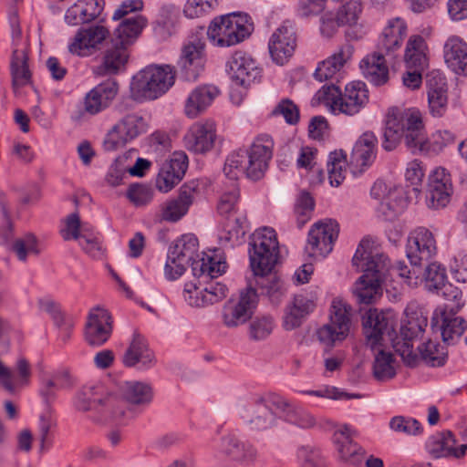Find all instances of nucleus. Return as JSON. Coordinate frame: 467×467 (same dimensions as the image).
Listing matches in <instances>:
<instances>
[{
	"instance_id": "obj_1",
	"label": "nucleus",
	"mask_w": 467,
	"mask_h": 467,
	"mask_svg": "<svg viewBox=\"0 0 467 467\" xmlns=\"http://www.w3.org/2000/svg\"><path fill=\"white\" fill-rule=\"evenodd\" d=\"M404 138L406 146L412 152L438 154L455 141V135L447 130H439L427 138L424 133L422 116L416 108L389 109L383 133L382 147L394 150Z\"/></svg>"
},
{
	"instance_id": "obj_2",
	"label": "nucleus",
	"mask_w": 467,
	"mask_h": 467,
	"mask_svg": "<svg viewBox=\"0 0 467 467\" xmlns=\"http://www.w3.org/2000/svg\"><path fill=\"white\" fill-rule=\"evenodd\" d=\"M398 318L391 310L379 311L370 308L363 317V330L366 345L372 350L381 346L384 337L392 341L395 351L409 366H415L419 360L418 353L413 350L412 341L420 336L426 326V321L419 318H410L400 327V336L393 337Z\"/></svg>"
},
{
	"instance_id": "obj_3",
	"label": "nucleus",
	"mask_w": 467,
	"mask_h": 467,
	"mask_svg": "<svg viewBox=\"0 0 467 467\" xmlns=\"http://www.w3.org/2000/svg\"><path fill=\"white\" fill-rule=\"evenodd\" d=\"M353 265L363 275L356 281L353 293L362 304H371L381 295L388 262L387 255L370 238H363L352 258Z\"/></svg>"
},
{
	"instance_id": "obj_4",
	"label": "nucleus",
	"mask_w": 467,
	"mask_h": 467,
	"mask_svg": "<svg viewBox=\"0 0 467 467\" xmlns=\"http://www.w3.org/2000/svg\"><path fill=\"white\" fill-rule=\"evenodd\" d=\"M284 407L280 395L250 393L237 400L235 413L248 430L263 432L277 426Z\"/></svg>"
},
{
	"instance_id": "obj_5",
	"label": "nucleus",
	"mask_w": 467,
	"mask_h": 467,
	"mask_svg": "<svg viewBox=\"0 0 467 467\" xmlns=\"http://www.w3.org/2000/svg\"><path fill=\"white\" fill-rule=\"evenodd\" d=\"M274 147L273 140L266 134L254 139L249 150L232 152L226 159L223 172L231 181H237L241 176L257 181L268 168Z\"/></svg>"
},
{
	"instance_id": "obj_6",
	"label": "nucleus",
	"mask_w": 467,
	"mask_h": 467,
	"mask_svg": "<svg viewBox=\"0 0 467 467\" xmlns=\"http://www.w3.org/2000/svg\"><path fill=\"white\" fill-rule=\"evenodd\" d=\"M217 212L225 219L219 233L220 244L229 247L242 244L248 230V222L245 213L240 209V192L235 182L221 194Z\"/></svg>"
},
{
	"instance_id": "obj_7",
	"label": "nucleus",
	"mask_w": 467,
	"mask_h": 467,
	"mask_svg": "<svg viewBox=\"0 0 467 467\" xmlns=\"http://www.w3.org/2000/svg\"><path fill=\"white\" fill-rule=\"evenodd\" d=\"M175 82V72L169 65L149 66L137 73L130 84L135 100H154L165 94Z\"/></svg>"
},
{
	"instance_id": "obj_8",
	"label": "nucleus",
	"mask_w": 467,
	"mask_h": 467,
	"mask_svg": "<svg viewBox=\"0 0 467 467\" xmlns=\"http://www.w3.org/2000/svg\"><path fill=\"white\" fill-rule=\"evenodd\" d=\"M142 0H124L114 10L112 20L119 21L111 40L129 48L136 43L148 26V18L140 12L143 9Z\"/></svg>"
},
{
	"instance_id": "obj_9",
	"label": "nucleus",
	"mask_w": 467,
	"mask_h": 467,
	"mask_svg": "<svg viewBox=\"0 0 467 467\" xmlns=\"http://www.w3.org/2000/svg\"><path fill=\"white\" fill-rule=\"evenodd\" d=\"M254 30L246 14L232 13L215 17L208 27V37L218 47H231L248 37Z\"/></svg>"
},
{
	"instance_id": "obj_10",
	"label": "nucleus",
	"mask_w": 467,
	"mask_h": 467,
	"mask_svg": "<svg viewBox=\"0 0 467 467\" xmlns=\"http://www.w3.org/2000/svg\"><path fill=\"white\" fill-rule=\"evenodd\" d=\"M248 252L253 274H269L274 269L278 256L275 231L270 227L256 230L251 236Z\"/></svg>"
},
{
	"instance_id": "obj_11",
	"label": "nucleus",
	"mask_w": 467,
	"mask_h": 467,
	"mask_svg": "<svg viewBox=\"0 0 467 467\" xmlns=\"http://www.w3.org/2000/svg\"><path fill=\"white\" fill-rule=\"evenodd\" d=\"M350 306L340 298H334L327 323L317 328L316 332L318 342L327 349H331L344 341L350 331Z\"/></svg>"
},
{
	"instance_id": "obj_12",
	"label": "nucleus",
	"mask_w": 467,
	"mask_h": 467,
	"mask_svg": "<svg viewBox=\"0 0 467 467\" xmlns=\"http://www.w3.org/2000/svg\"><path fill=\"white\" fill-rule=\"evenodd\" d=\"M119 391L121 399L131 407L124 410L111 406V418L119 423L131 420L135 416L134 410L148 406L153 398L151 386L143 381H125L120 384Z\"/></svg>"
},
{
	"instance_id": "obj_13",
	"label": "nucleus",
	"mask_w": 467,
	"mask_h": 467,
	"mask_svg": "<svg viewBox=\"0 0 467 467\" xmlns=\"http://www.w3.org/2000/svg\"><path fill=\"white\" fill-rule=\"evenodd\" d=\"M257 456V449L253 444L233 434L223 436L217 446L221 467H248L254 463Z\"/></svg>"
},
{
	"instance_id": "obj_14",
	"label": "nucleus",
	"mask_w": 467,
	"mask_h": 467,
	"mask_svg": "<svg viewBox=\"0 0 467 467\" xmlns=\"http://www.w3.org/2000/svg\"><path fill=\"white\" fill-rule=\"evenodd\" d=\"M370 194L379 202L378 212L387 221L395 219L408 204L403 187L392 182L376 181L371 187Z\"/></svg>"
},
{
	"instance_id": "obj_15",
	"label": "nucleus",
	"mask_w": 467,
	"mask_h": 467,
	"mask_svg": "<svg viewBox=\"0 0 467 467\" xmlns=\"http://www.w3.org/2000/svg\"><path fill=\"white\" fill-rule=\"evenodd\" d=\"M258 303V295L252 281L239 295L232 296L223 307V322L230 328L237 327L248 321Z\"/></svg>"
},
{
	"instance_id": "obj_16",
	"label": "nucleus",
	"mask_w": 467,
	"mask_h": 467,
	"mask_svg": "<svg viewBox=\"0 0 467 467\" xmlns=\"http://www.w3.org/2000/svg\"><path fill=\"white\" fill-rule=\"evenodd\" d=\"M338 233V224L335 221L315 223L308 232L306 254L315 260L325 258L332 252Z\"/></svg>"
},
{
	"instance_id": "obj_17",
	"label": "nucleus",
	"mask_w": 467,
	"mask_h": 467,
	"mask_svg": "<svg viewBox=\"0 0 467 467\" xmlns=\"http://www.w3.org/2000/svg\"><path fill=\"white\" fill-rule=\"evenodd\" d=\"M145 131L143 118L138 114H128L108 131L103 147L108 151L116 150Z\"/></svg>"
},
{
	"instance_id": "obj_18",
	"label": "nucleus",
	"mask_w": 467,
	"mask_h": 467,
	"mask_svg": "<svg viewBox=\"0 0 467 467\" xmlns=\"http://www.w3.org/2000/svg\"><path fill=\"white\" fill-rule=\"evenodd\" d=\"M297 46V30L296 24L290 20L284 21L271 35L268 49L273 61L285 65L294 55Z\"/></svg>"
},
{
	"instance_id": "obj_19",
	"label": "nucleus",
	"mask_w": 467,
	"mask_h": 467,
	"mask_svg": "<svg viewBox=\"0 0 467 467\" xmlns=\"http://www.w3.org/2000/svg\"><path fill=\"white\" fill-rule=\"evenodd\" d=\"M453 185L450 172L443 167H436L429 175L426 205L432 210L445 208L451 202Z\"/></svg>"
},
{
	"instance_id": "obj_20",
	"label": "nucleus",
	"mask_w": 467,
	"mask_h": 467,
	"mask_svg": "<svg viewBox=\"0 0 467 467\" xmlns=\"http://www.w3.org/2000/svg\"><path fill=\"white\" fill-rule=\"evenodd\" d=\"M457 312L445 305L437 307L431 317V327L441 331L443 341L448 344L455 343L467 329V322L457 317Z\"/></svg>"
},
{
	"instance_id": "obj_21",
	"label": "nucleus",
	"mask_w": 467,
	"mask_h": 467,
	"mask_svg": "<svg viewBox=\"0 0 467 467\" xmlns=\"http://www.w3.org/2000/svg\"><path fill=\"white\" fill-rule=\"evenodd\" d=\"M205 62V45L196 39L183 45L177 66L185 79L193 81L204 70Z\"/></svg>"
},
{
	"instance_id": "obj_22",
	"label": "nucleus",
	"mask_w": 467,
	"mask_h": 467,
	"mask_svg": "<svg viewBox=\"0 0 467 467\" xmlns=\"http://www.w3.org/2000/svg\"><path fill=\"white\" fill-rule=\"evenodd\" d=\"M436 241L432 233L425 227H418L408 236L406 254L412 265H419L436 254Z\"/></svg>"
},
{
	"instance_id": "obj_23",
	"label": "nucleus",
	"mask_w": 467,
	"mask_h": 467,
	"mask_svg": "<svg viewBox=\"0 0 467 467\" xmlns=\"http://www.w3.org/2000/svg\"><path fill=\"white\" fill-rule=\"evenodd\" d=\"M111 333V317L109 312L99 306L92 308L85 325L86 342L94 348L100 347L109 340Z\"/></svg>"
},
{
	"instance_id": "obj_24",
	"label": "nucleus",
	"mask_w": 467,
	"mask_h": 467,
	"mask_svg": "<svg viewBox=\"0 0 467 467\" xmlns=\"http://www.w3.org/2000/svg\"><path fill=\"white\" fill-rule=\"evenodd\" d=\"M109 36V31L102 26H94L79 29L69 41V53L78 57L91 56Z\"/></svg>"
},
{
	"instance_id": "obj_25",
	"label": "nucleus",
	"mask_w": 467,
	"mask_h": 467,
	"mask_svg": "<svg viewBox=\"0 0 467 467\" xmlns=\"http://www.w3.org/2000/svg\"><path fill=\"white\" fill-rule=\"evenodd\" d=\"M119 85L115 79H107L85 96L83 108L86 113L96 115L109 107L119 93Z\"/></svg>"
},
{
	"instance_id": "obj_26",
	"label": "nucleus",
	"mask_w": 467,
	"mask_h": 467,
	"mask_svg": "<svg viewBox=\"0 0 467 467\" xmlns=\"http://www.w3.org/2000/svg\"><path fill=\"white\" fill-rule=\"evenodd\" d=\"M427 97L430 114L434 118L442 117L448 109V86L445 77L439 71L427 76Z\"/></svg>"
},
{
	"instance_id": "obj_27",
	"label": "nucleus",
	"mask_w": 467,
	"mask_h": 467,
	"mask_svg": "<svg viewBox=\"0 0 467 467\" xmlns=\"http://www.w3.org/2000/svg\"><path fill=\"white\" fill-rule=\"evenodd\" d=\"M129 58L130 48L111 40L94 73L101 77L119 75L125 71Z\"/></svg>"
},
{
	"instance_id": "obj_28",
	"label": "nucleus",
	"mask_w": 467,
	"mask_h": 467,
	"mask_svg": "<svg viewBox=\"0 0 467 467\" xmlns=\"http://www.w3.org/2000/svg\"><path fill=\"white\" fill-rule=\"evenodd\" d=\"M187 157L184 153H175L161 166L156 178V187L160 192H168L178 184L187 170Z\"/></svg>"
},
{
	"instance_id": "obj_29",
	"label": "nucleus",
	"mask_w": 467,
	"mask_h": 467,
	"mask_svg": "<svg viewBox=\"0 0 467 467\" xmlns=\"http://www.w3.org/2000/svg\"><path fill=\"white\" fill-rule=\"evenodd\" d=\"M215 132V124L212 120L196 122L184 135V145L195 153L206 152L213 147Z\"/></svg>"
},
{
	"instance_id": "obj_30",
	"label": "nucleus",
	"mask_w": 467,
	"mask_h": 467,
	"mask_svg": "<svg viewBox=\"0 0 467 467\" xmlns=\"http://www.w3.org/2000/svg\"><path fill=\"white\" fill-rule=\"evenodd\" d=\"M353 47L349 44L341 46L336 52L318 63L314 77L318 81L338 79L345 65L351 59Z\"/></svg>"
},
{
	"instance_id": "obj_31",
	"label": "nucleus",
	"mask_w": 467,
	"mask_h": 467,
	"mask_svg": "<svg viewBox=\"0 0 467 467\" xmlns=\"http://www.w3.org/2000/svg\"><path fill=\"white\" fill-rule=\"evenodd\" d=\"M122 362L126 367H136L140 370H148L154 367L156 358L150 349L147 340L140 334H133L126 349Z\"/></svg>"
},
{
	"instance_id": "obj_32",
	"label": "nucleus",
	"mask_w": 467,
	"mask_h": 467,
	"mask_svg": "<svg viewBox=\"0 0 467 467\" xmlns=\"http://www.w3.org/2000/svg\"><path fill=\"white\" fill-rule=\"evenodd\" d=\"M228 67L232 81L238 87L249 86L260 74L254 60L243 52H235L228 62Z\"/></svg>"
},
{
	"instance_id": "obj_33",
	"label": "nucleus",
	"mask_w": 467,
	"mask_h": 467,
	"mask_svg": "<svg viewBox=\"0 0 467 467\" xmlns=\"http://www.w3.org/2000/svg\"><path fill=\"white\" fill-rule=\"evenodd\" d=\"M426 448L434 458H460L466 453L467 445H456V440L451 431L437 432L431 436Z\"/></svg>"
},
{
	"instance_id": "obj_34",
	"label": "nucleus",
	"mask_w": 467,
	"mask_h": 467,
	"mask_svg": "<svg viewBox=\"0 0 467 467\" xmlns=\"http://www.w3.org/2000/svg\"><path fill=\"white\" fill-rule=\"evenodd\" d=\"M378 139L373 132H364L356 141L350 157L353 172H361L363 168L371 165L376 158Z\"/></svg>"
},
{
	"instance_id": "obj_35",
	"label": "nucleus",
	"mask_w": 467,
	"mask_h": 467,
	"mask_svg": "<svg viewBox=\"0 0 467 467\" xmlns=\"http://www.w3.org/2000/svg\"><path fill=\"white\" fill-rule=\"evenodd\" d=\"M313 299L297 295L286 305L283 316L282 326L285 330H293L299 327L305 318L315 309Z\"/></svg>"
},
{
	"instance_id": "obj_36",
	"label": "nucleus",
	"mask_w": 467,
	"mask_h": 467,
	"mask_svg": "<svg viewBox=\"0 0 467 467\" xmlns=\"http://www.w3.org/2000/svg\"><path fill=\"white\" fill-rule=\"evenodd\" d=\"M219 93L220 90L213 85H202L195 88L185 101V115L191 119L197 118L212 105Z\"/></svg>"
},
{
	"instance_id": "obj_37",
	"label": "nucleus",
	"mask_w": 467,
	"mask_h": 467,
	"mask_svg": "<svg viewBox=\"0 0 467 467\" xmlns=\"http://www.w3.org/2000/svg\"><path fill=\"white\" fill-rule=\"evenodd\" d=\"M368 100L367 86L362 81H353L341 92L339 113L353 116L360 111Z\"/></svg>"
},
{
	"instance_id": "obj_38",
	"label": "nucleus",
	"mask_w": 467,
	"mask_h": 467,
	"mask_svg": "<svg viewBox=\"0 0 467 467\" xmlns=\"http://www.w3.org/2000/svg\"><path fill=\"white\" fill-rule=\"evenodd\" d=\"M406 35L407 26L402 19L389 20L379 39L378 50L386 56H394L400 49Z\"/></svg>"
},
{
	"instance_id": "obj_39",
	"label": "nucleus",
	"mask_w": 467,
	"mask_h": 467,
	"mask_svg": "<svg viewBox=\"0 0 467 467\" xmlns=\"http://www.w3.org/2000/svg\"><path fill=\"white\" fill-rule=\"evenodd\" d=\"M197 193V184L190 182L182 185L179 196L168 202L162 211V218L169 222H177L184 216Z\"/></svg>"
},
{
	"instance_id": "obj_40",
	"label": "nucleus",
	"mask_w": 467,
	"mask_h": 467,
	"mask_svg": "<svg viewBox=\"0 0 467 467\" xmlns=\"http://www.w3.org/2000/svg\"><path fill=\"white\" fill-rule=\"evenodd\" d=\"M192 267L195 275L216 278L225 272L227 265L222 252L213 249L203 252L200 259L192 263Z\"/></svg>"
},
{
	"instance_id": "obj_41",
	"label": "nucleus",
	"mask_w": 467,
	"mask_h": 467,
	"mask_svg": "<svg viewBox=\"0 0 467 467\" xmlns=\"http://www.w3.org/2000/svg\"><path fill=\"white\" fill-rule=\"evenodd\" d=\"M446 65L456 74H467V44L459 36H451L443 46Z\"/></svg>"
},
{
	"instance_id": "obj_42",
	"label": "nucleus",
	"mask_w": 467,
	"mask_h": 467,
	"mask_svg": "<svg viewBox=\"0 0 467 467\" xmlns=\"http://www.w3.org/2000/svg\"><path fill=\"white\" fill-rule=\"evenodd\" d=\"M385 54L375 51L360 61V69L364 77L375 86L385 84L389 79V68L386 65Z\"/></svg>"
},
{
	"instance_id": "obj_43",
	"label": "nucleus",
	"mask_w": 467,
	"mask_h": 467,
	"mask_svg": "<svg viewBox=\"0 0 467 467\" xmlns=\"http://www.w3.org/2000/svg\"><path fill=\"white\" fill-rule=\"evenodd\" d=\"M428 46L425 39L419 35L410 36L404 54L407 67L424 70L429 64Z\"/></svg>"
},
{
	"instance_id": "obj_44",
	"label": "nucleus",
	"mask_w": 467,
	"mask_h": 467,
	"mask_svg": "<svg viewBox=\"0 0 467 467\" xmlns=\"http://www.w3.org/2000/svg\"><path fill=\"white\" fill-rule=\"evenodd\" d=\"M30 376V366L25 358L17 360L16 375L0 360V383L7 391L14 392L17 388L26 386Z\"/></svg>"
},
{
	"instance_id": "obj_45",
	"label": "nucleus",
	"mask_w": 467,
	"mask_h": 467,
	"mask_svg": "<svg viewBox=\"0 0 467 467\" xmlns=\"http://www.w3.org/2000/svg\"><path fill=\"white\" fill-rule=\"evenodd\" d=\"M285 407L281 409V416L285 421L300 429H311L317 425L316 417L307 410L296 406L283 397Z\"/></svg>"
},
{
	"instance_id": "obj_46",
	"label": "nucleus",
	"mask_w": 467,
	"mask_h": 467,
	"mask_svg": "<svg viewBox=\"0 0 467 467\" xmlns=\"http://www.w3.org/2000/svg\"><path fill=\"white\" fill-rule=\"evenodd\" d=\"M254 285L262 289V293L265 295L273 304H278L285 294L284 282L273 273L265 275H254Z\"/></svg>"
},
{
	"instance_id": "obj_47",
	"label": "nucleus",
	"mask_w": 467,
	"mask_h": 467,
	"mask_svg": "<svg viewBox=\"0 0 467 467\" xmlns=\"http://www.w3.org/2000/svg\"><path fill=\"white\" fill-rule=\"evenodd\" d=\"M27 54L25 49H15L11 61V74L15 92L18 88L27 85L31 79V72L27 65Z\"/></svg>"
},
{
	"instance_id": "obj_48",
	"label": "nucleus",
	"mask_w": 467,
	"mask_h": 467,
	"mask_svg": "<svg viewBox=\"0 0 467 467\" xmlns=\"http://www.w3.org/2000/svg\"><path fill=\"white\" fill-rule=\"evenodd\" d=\"M105 400V389L101 385L84 388L76 397L75 406L78 410L87 411L96 409Z\"/></svg>"
},
{
	"instance_id": "obj_49",
	"label": "nucleus",
	"mask_w": 467,
	"mask_h": 467,
	"mask_svg": "<svg viewBox=\"0 0 467 467\" xmlns=\"http://www.w3.org/2000/svg\"><path fill=\"white\" fill-rule=\"evenodd\" d=\"M373 375L380 381L390 379L396 375V363L391 353L378 349L373 362Z\"/></svg>"
},
{
	"instance_id": "obj_50",
	"label": "nucleus",
	"mask_w": 467,
	"mask_h": 467,
	"mask_svg": "<svg viewBox=\"0 0 467 467\" xmlns=\"http://www.w3.org/2000/svg\"><path fill=\"white\" fill-rule=\"evenodd\" d=\"M327 174L331 186L337 187L343 182L347 174V161L343 151L336 150L329 154Z\"/></svg>"
},
{
	"instance_id": "obj_51",
	"label": "nucleus",
	"mask_w": 467,
	"mask_h": 467,
	"mask_svg": "<svg viewBox=\"0 0 467 467\" xmlns=\"http://www.w3.org/2000/svg\"><path fill=\"white\" fill-rule=\"evenodd\" d=\"M341 90L334 84L324 85L312 99L313 105H325L334 114H339Z\"/></svg>"
},
{
	"instance_id": "obj_52",
	"label": "nucleus",
	"mask_w": 467,
	"mask_h": 467,
	"mask_svg": "<svg viewBox=\"0 0 467 467\" xmlns=\"http://www.w3.org/2000/svg\"><path fill=\"white\" fill-rule=\"evenodd\" d=\"M198 239L195 235L191 234H184L170 247L169 252L182 260V262L189 264L194 261L193 257L198 250Z\"/></svg>"
},
{
	"instance_id": "obj_53",
	"label": "nucleus",
	"mask_w": 467,
	"mask_h": 467,
	"mask_svg": "<svg viewBox=\"0 0 467 467\" xmlns=\"http://www.w3.org/2000/svg\"><path fill=\"white\" fill-rule=\"evenodd\" d=\"M90 230V226L81 223L78 214L73 213L65 218L63 226L60 229V234L65 241L78 240L79 242L83 234Z\"/></svg>"
},
{
	"instance_id": "obj_54",
	"label": "nucleus",
	"mask_w": 467,
	"mask_h": 467,
	"mask_svg": "<svg viewBox=\"0 0 467 467\" xmlns=\"http://www.w3.org/2000/svg\"><path fill=\"white\" fill-rule=\"evenodd\" d=\"M12 251L21 262H26L28 256L38 255L40 253L38 241L32 234L16 238L12 244Z\"/></svg>"
},
{
	"instance_id": "obj_55",
	"label": "nucleus",
	"mask_w": 467,
	"mask_h": 467,
	"mask_svg": "<svg viewBox=\"0 0 467 467\" xmlns=\"http://www.w3.org/2000/svg\"><path fill=\"white\" fill-rule=\"evenodd\" d=\"M418 350L420 353L419 358L420 357L430 366L440 367L446 361L447 355L444 348L431 340L422 343L419 346Z\"/></svg>"
},
{
	"instance_id": "obj_56",
	"label": "nucleus",
	"mask_w": 467,
	"mask_h": 467,
	"mask_svg": "<svg viewBox=\"0 0 467 467\" xmlns=\"http://www.w3.org/2000/svg\"><path fill=\"white\" fill-rule=\"evenodd\" d=\"M424 282L429 291L439 292L441 286L447 282L445 267L437 262L428 265L424 273Z\"/></svg>"
},
{
	"instance_id": "obj_57",
	"label": "nucleus",
	"mask_w": 467,
	"mask_h": 467,
	"mask_svg": "<svg viewBox=\"0 0 467 467\" xmlns=\"http://www.w3.org/2000/svg\"><path fill=\"white\" fill-rule=\"evenodd\" d=\"M337 448L340 459L352 465H358L362 462L364 458V450L352 440L347 441H340L337 438Z\"/></svg>"
},
{
	"instance_id": "obj_58",
	"label": "nucleus",
	"mask_w": 467,
	"mask_h": 467,
	"mask_svg": "<svg viewBox=\"0 0 467 467\" xmlns=\"http://www.w3.org/2000/svg\"><path fill=\"white\" fill-rule=\"evenodd\" d=\"M274 328L275 321L272 317H256L250 322L249 336L255 341L264 340L272 334Z\"/></svg>"
},
{
	"instance_id": "obj_59",
	"label": "nucleus",
	"mask_w": 467,
	"mask_h": 467,
	"mask_svg": "<svg viewBox=\"0 0 467 467\" xmlns=\"http://www.w3.org/2000/svg\"><path fill=\"white\" fill-rule=\"evenodd\" d=\"M56 426V420L50 411L43 412L39 417L38 439L40 451H44L52 445L51 431Z\"/></svg>"
},
{
	"instance_id": "obj_60",
	"label": "nucleus",
	"mask_w": 467,
	"mask_h": 467,
	"mask_svg": "<svg viewBox=\"0 0 467 467\" xmlns=\"http://www.w3.org/2000/svg\"><path fill=\"white\" fill-rule=\"evenodd\" d=\"M389 428L396 432L413 436L421 434L423 430L417 420L403 416L393 417L389 421Z\"/></svg>"
},
{
	"instance_id": "obj_61",
	"label": "nucleus",
	"mask_w": 467,
	"mask_h": 467,
	"mask_svg": "<svg viewBox=\"0 0 467 467\" xmlns=\"http://www.w3.org/2000/svg\"><path fill=\"white\" fill-rule=\"evenodd\" d=\"M314 207L315 202L313 197L308 192H301L297 197L295 206V213L296 215L299 227H302L310 220Z\"/></svg>"
},
{
	"instance_id": "obj_62",
	"label": "nucleus",
	"mask_w": 467,
	"mask_h": 467,
	"mask_svg": "<svg viewBox=\"0 0 467 467\" xmlns=\"http://www.w3.org/2000/svg\"><path fill=\"white\" fill-rule=\"evenodd\" d=\"M216 5V0H187L183 13L188 18H198L211 12Z\"/></svg>"
},
{
	"instance_id": "obj_63",
	"label": "nucleus",
	"mask_w": 467,
	"mask_h": 467,
	"mask_svg": "<svg viewBox=\"0 0 467 467\" xmlns=\"http://www.w3.org/2000/svg\"><path fill=\"white\" fill-rule=\"evenodd\" d=\"M154 192L142 184H132L127 191V198L137 207L149 204L153 199Z\"/></svg>"
},
{
	"instance_id": "obj_64",
	"label": "nucleus",
	"mask_w": 467,
	"mask_h": 467,
	"mask_svg": "<svg viewBox=\"0 0 467 467\" xmlns=\"http://www.w3.org/2000/svg\"><path fill=\"white\" fill-rule=\"evenodd\" d=\"M425 166L419 160H412L406 165L404 178L407 183L418 190L425 177Z\"/></svg>"
}]
</instances>
